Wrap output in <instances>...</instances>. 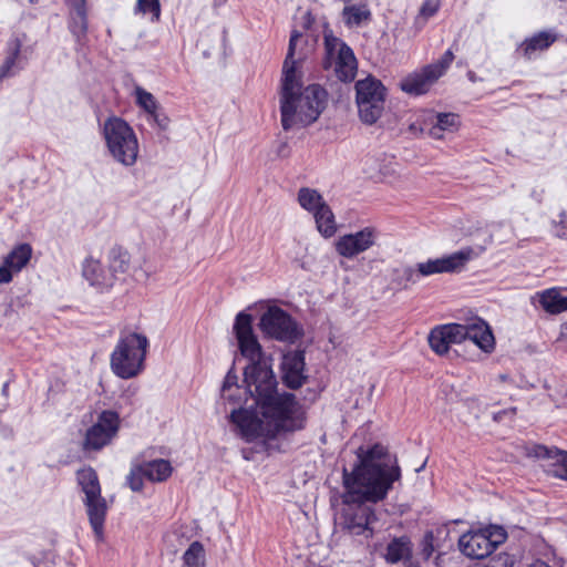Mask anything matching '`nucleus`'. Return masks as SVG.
<instances>
[{
	"label": "nucleus",
	"instance_id": "f257e3e1",
	"mask_svg": "<svg viewBox=\"0 0 567 567\" xmlns=\"http://www.w3.org/2000/svg\"><path fill=\"white\" fill-rule=\"evenodd\" d=\"M234 331L241 354L250 361L245 368L244 381L259 412L235 410L230 414L231 422L247 441L302 430L306 424L305 410L292 393L278 392L276 377L254 333L251 315L239 312Z\"/></svg>",
	"mask_w": 567,
	"mask_h": 567
},
{
	"label": "nucleus",
	"instance_id": "f03ea898",
	"mask_svg": "<svg viewBox=\"0 0 567 567\" xmlns=\"http://www.w3.org/2000/svg\"><path fill=\"white\" fill-rule=\"evenodd\" d=\"M401 476L400 467L392 464L386 450L375 444L369 450H358V464L349 473L343 470L344 506L338 525L350 535L372 537L375 515L365 502L377 503L385 498L392 484Z\"/></svg>",
	"mask_w": 567,
	"mask_h": 567
},
{
	"label": "nucleus",
	"instance_id": "7ed1b4c3",
	"mask_svg": "<svg viewBox=\"0 0 567 567\" xmlns=\"http://www.w3.org/2000/svg\"><path fill=\"white\" fill-rule=\"evenodd\" d=\"M301 33L293 30L290 35L288 52L282 65L280 91L281 125L285 131L295 126H306L320 116L326 107L327 92L319 84H311L301 90L299 60H295L296 43Z\"/></svg>",
	"mask_w": 567,
	"mask_h": 567
},
{
	"label": "nucleus",
	"instance_id": "20e7f679",
	"mask_svg": "<svg viewBox=\"0 0 567 567\" xmlns=\"http://www.w3.org/2000/svg\"><path fill=\"white\" fill-rule=\"evenodd\" d=\"M150 347L145 334L124 330L110 357L112 372L124 380L133 379L143 372Z\"/></svg>",
	"mask_w": 567,
	"mask_h": 567
},
{
	"label": "nucleus",
	"instance_id": "39448f33",
	"mask_svg": "<svg viewBox=\"0 0 567 567\" xmlns=\"http://www.w3.org/2000/svg\"><path fill=\"white\" fill-rule=\"evenodd\" d=\"M103 135L112 157L124 166H133L138 156V141L133 128L122 118L113 116L103 125Z\"/></svg>",
	"mask_w": 567,
	"mask_h": 567
},
{
	"label": "nucleus",
	"instance_id": "423d86ee",
	"mask_svg": "<svg viewBox=\"0 0 567 567\" xmlns=\"http://www.w3.org/2000/svg\"><path fill=\"white\" fill-rule=\"evenodd\" d=\"M78 483L84 493V505L91 527L97 539L103 537L104 522L107 512L105 498L101 495V486L96 472L84 467L76 473Z\"/></svg>",
	"mask_w": 567,
	"mask_h": 567
},
{
	"label": "nucleus",
	"instance_id": "0eeeda50",
	"mask_svg": "<svg viewBox=\"0 0 567 567\" xmlns=\"http://www.w3.org/2000/svg\"><path fill=\"white\" fill-rule=\"evenodd\" d=\"M506 538L507 533L503 527L491 525L463 534L458 539V547L465 556L483 559L489 556Z\"/></svg>",
	"mask_w": 567,
	"mask_h": 567
},
{
	"label": "nucleus",
	"instance_id": "6e6552de",
	"mask_svg": "<svg viewBox=\"0 0 567 567\" xmlns=\"http://www.w3.org/2000/svg\"><path fill=\"white\" fill-rule=\"evenodd\" d=\"M355 93L361 121L365 124H374L384 111L385 87L379 80L368 76L355 83Z\"/></svg>",
	"mask_w": 567,
	"mask_h": 567
},
{
	"label": "nucleus",
	"instance_id": "1a4fd4ad",
	"mask_svg": "<svg viewBox=\"0 0 567 567\" xmlns=\"http://www.w3.org/2000/svg\"><path fill=\"white\" fill-rule=\"evenodd\" d=\"M326 56L323 68L333 69L337 78L342 82H351L357 73V59L350 47L341 39L332 35H324Z\"/></svg>",
	"mask_w": 567,
	"mask_h": 567
},
{
	"label": "nucleus",
	"instance_id": "9d476101",
	"mask_svg": "<svg viewBox=\"0 0 567 567\" xmlns=\"http://www.w3.org/2000/svg\"><path fill=\"white\" fill-rule=\"evenodd\" d=\"M261 332L278 341L293 343L301 337V330L291 316L277 306L269 307L260 317Z\"/></svg>",
	"mask_w": 567,
	"mask_h": 567
},
{
	"label": "nucleus",
	"instance_id": "9b49d317",
	"mask_svg": "<svg viewBox=\"0 0 567 567\" xmlns=\"http://www.w3.org/2000/svg\"><path fill=\"white\" fill-rule=\"evenodd\" d=\"M120 427V416L116 412L105 410L100 413L96 422L86 430L82 449L100 451L110 444Z\"/></svg>",
	"mask_w": 567,
	"mask_h": 567
},
{
	"label": "nucleus",
	"instance_id": "f8f14e48",
	"mask_svg": "<svg viewBox=\"0 0 567 567\" xmlns=\"http://www.w3.org/2000/svg\"><path fill=\"white\" fill-rule=\"evenodd\" d=\"M477 257L472 247H465L441 258L427 259L417 264V272L422 277L436 274H453L462 271L466 264Z\"/></svg>",
	"mask_w": 567,
	"mask_h": 567
},
{
	"label": "nucleus",
	"instance_id": "ddd939ff",
	"mask_svg": "<svg viewBox=\"0 0 567 567\" xmlns=\"http://www.w3.org/2000/svg\"><path fill=\"white\" fill-rule=\"evenodd\" d=\"M378 237L379 233L374 227H364L359 231L340 236L334 243V248L340 256L352 259L374 246Z\"/></svg>",
	"mask_w": 567,
	"mask_h": 567
},
{
	"label": "nucleus",
	"instance_id": "4468645a",
	"mask_svg": "<svg viewBox=\"0 0 567 567\" xmlns=\"http://www.w3.org/2000/svg\"><path fill=\"white\" fill-rule=\"evenodd\" d=\"M442 76V68L440 66H425L419 72H414L405 76L400 87L402 91L412 94L421 95L429 91L431 85Z\"/></svg>",
	"mask_w": 567,
	"mask_h": 567
},
{
	"label": "nucleus",
	"instance_id": "2eb2a0df",
	"mask_svg": "<svg viewBox=\"0 0 567 567\" xmlns=\"http://www.w3.org/2000/svg\"><path fill=\"white\" fill-rule=\"evenodd\" d=\"M526 455L529 457L545 458L551 461L548 472L558 478L567 481V453L556 447L549 449L544 445L526 446Z\"/></svg>",
	"mask_w": 567,
	"mask_h": 567
},
{
	"label": "nucleus",
	"instance_id": "dca6fc26",
	"mask_svg": "<svg viewBox=\"0 0 567 567\" xmlns=\"http://www.w3.org/2000/svg\"><path fill=\"white\" fill-rule=\"evenodd\" d=\"M281 369L285 384L291 389L300 388L306 380L303 352L297 350L286 353L282 357Z\"/></svg>",
	"mask_w": 567,
	"mask_h": 567
},
{
	"label": "nucleus",
	"instance_id": "f3484780",
	"mask_svg": "<svg viewBox=\"0 0 567 567\" xmlns=\"http://www.w3.org/2000/svg\"><path fill=\"white\" fill-rule=\"evenodd\" d=\"M466 340L473 341L484 352H492L495 348V338L491 327L481 318L466 321Z\"/></svg>",
	"mask_w": 567,
	"mask_h": 567
},
{
	"label": "nucleus",
	"instance_id": "a211bd4d",
	"mask_svg": "<svg viewBox=\"0 0 567 567\" xmlns=\"http://www.w3.org/2000/svg\"><path fill=\"white\" fill-rule=\"evenodd\" d=\"M69 29L78 43L83 44L87 33L86 0H68Z\"/></svg>",
	"mask_w": 567,
	"mask_h": 567
},
{
	"label": "nucleus",
	"instance_id": "6ab92c4d",
	"mask_svg": "<svg viewBox=\"0 0 567 567\" xmlns=\"http://www.w3.org/2000/svg\"><path fill=\"white\" fill-rule=\"evenodd\" d=\"M83 276L91 286L99 289L111 288L114 285V276L110 270H105L99 260L92 258L85 260Z\"/></svg>",
	"mask_w": 567,
	"mask_h": 567
},
{
	"label": "nucleus",
	"instance_id": "aec40b11",
	"mask_svg": "<svg viewBox=\"0 0 567 567\" xmlns=\"http://www.w3.org/2000/svg\"><path fill=\"white\" fill-rule=\"evenodd\" d=\"M346 7L342 10V19L346 25L360 27L371 20V11L364 0H344Z\"/></svg>",
	"mask_w": 567,
	"mask_h": 567
},
{
	"label": "nucleus",
	"instance_id": "412c9836",
	"mask_svg": "<svg viewBox=\"0 0 567 567\" xmlns=\"http://www.w3.org/2000/svg\"><path fill=\"white\" fill-rule=\"evenodd\" d=\"M412 555V543L408 536L393 538L386 546L384 555L388 563L396 564Z\"/></svg>",
	"mask_w": 567,
	"mask_h": 567
},
{
	"label": "nucleus",
	"instance_id": "4be33fe9",
	"mask_svg": "<svg viewBox=\"0 0 567 567\" xmlns=\"http://www.w3.org/2000/svg\"><path fill=\"white\" fill-rule=\"evenodd\" d=\"M172 471L171 463L163 458L141 464V472L151 482L166 481L171 476Z\"/></svg>",
	"mask_w": 567,
	"mask_h": 567
},
{
	"label": "nucleus",
	"instance_id": "5701e85b",
	"mask_svg": "<svg viewBox=\"0 0 567 567\" xmlns=\"http://www.w3.org/2000/svg\"><path fill=\"white\" fill-rule=\"evenodd\" d=\"M539 303L545 311L556 315L567 311V297L563 296L559 290L551 288L539 295Z\"/></svg>",
	"mask_w": 567,
	"mask_h": 567
},
{
	"label": "nucleus",
	"instance_id": "b1692460",
	"mask_svg": "<svg viewBox=\"0 0 567 567\" xmlns=\"http://www.w3.org/2000/svg\"><path fill=\"white\" fill-rule=\"evenodd\" d=\"M131 265V256L128 251L122 247H114L109 254V270L114 276V281L118 275L128 271Z\"/></svg>",
	"mask_w": 567,
	"mask_h": 567
},
{
	"label": "nucleus",
	"instance_id": "393cba45",
	"mask_svg": "<svg viewBox=\"0 0 567 567\" xmlns=\"http://www.w3.org/2000/svg\"><path fill=\"white\" fill-rule=\"evenodd\" d=\"M556 40V35L549 32H539L520 44V50L527 59H530L536 51L549 48Z\"/></svg>",
	"mask_w": 567,
	"mask_h": 567
},
{
	"label": "nucleus",
	"instance_id": "a878e982",
	"mask_svg": "<svg viewBox=\"0 0 567 567\" xmlns=\"http://www.w3.org/2000/svg\"><path fill=\"white\" fill-rule=\"evenodd\" d=\"M32 256V247L27 244L16 246L4 258L7 265L11 267L14 272L21 271L30 261Z\"/></svg>",
	"mask_w": 567,
	"mask_h": 567
},
{
	"label": "nucleus",
	"instance_id": "bb28decb",
	"mask_svg": "<svg viewBox=\"0 0 567 567\" xmlns=\"http://www.w3.org/2000/svg\"><path fill=\"white\" fill-rule=\"evenodd\" d=\"M318 231L326 238L332 237L337 231L334 215L326 204L313 214Z\"/></svg>",
	"mask_w": 567,
	"mask_h": 567
},
{
	"label": "nucleus",
	"instance_id": "cd10ccee",
	"mask_svg": "<svg viewBox=\"0 0 567 567\" xmlns=\"http://www.w3.org/2000/svg\"><path fill=\"white\" fill-rule=\"evenodd\" d=\"M298 203L303 209L312 214L327 204L318 190L309 187H302L299 189Z\"/></svg>",
	"mask_w": 567,
	"mask_h": 567
},
{
	"label": "nucleus",
	"instance_id": "c85d7f7f",
	"mask_svg": "<svg viewBox=\"0 0 567 567\" xmlns=\"http://www.w3.org/2000/svg\"><path fill=\"white\" fill-rule=\"evenodd\" d=\"M183 567H205V549L202 543L193 542L183 555Z\"/></svg>",
	"mask_w": 567,
	"mask_h": 567
},
{
	"label": "nucleus",
	"instance_id": "c756f323",
	"mask_svg": "<svg viewBox=\"0 0 567 567\" xmlns=\"http://www.w3.org/2000/svg\"><path fill=\"white\" fill-rule=\"evenodd\" d=\"M440 7L441 3L439 0H425L423 2L414 20V25L417 31H420L426 24L430 18L437 13Z\"/></svg>",
	"mask_w": 567,
	"mask_h": 567
},
{
	"label": "nucleus",
	"instance_id": "7c9ffc66",
	"mask_svg": "<svg viewBox=\"0 0 567 567\" xmlns=\"http://www.w3.org/2000/svg\"><path fill=\"white\" fill-rule=\"evenodd\" d=\"M21 43L18 39L10 43V53L0 66V80L14 74L13 68L20 54Z\"/></svg>",
	"mask_w": 567,
	"mask_h": 567
},
{
	"label": "nucleus",
	"instance_id": "2f4dec72",
	"mask_svg": "<svg viewBox=\"0 0 567 567\" xmlns=\"http://www.w3.org/2000/svg\"><path fill=\"white\" fill-rule=\"evenodd\" d=\"M429 343L431 349L437 354L446 353L451 344L441 327H436L430 332Z\"/></svg>",
	"mask_w": 567,
	"mask_h": 567
},
{
	"label": "nucleus",
	"instance_id": "473e14b6",
	"mask_svg": "<svg viewBox=\"0 0 567 567\" xmlns=\"http://www.w3.org/2000/svg\"><path fill=\"white\" fill-rule=\"evenodd\" d=\"M135 97L136 103L140 107H142L147 114H153L158 109V103L154 95L141 86L135 89Z\"/></svg>",
	"mask_w": 567,
	"mask_h": 567
},
{
	"label": "nucleus",
	"instance_id": "72a5a7b5",
	"mask_svg": "<svg viewBox=\"0 0 567 567\" xmlns=\"http://www.w3.org/2000/svg\"><path fill=\"white\" fill-rule=\"evenodd\" d=\"M564 559L558 557L550 547L542 553V557L534 560L528 567H564Z\"/></svg>",
	"mask_w": 567,
	"mask_h": 567
},
{
	"label": "nucleus",
	"instance_id": "f704fd0d",
	"mask_svg": "<svg viewBox=\"0 0 567 567\" xmlns=\"http://www.w3.org/2000/svg\"><path fill=\"white\" fill-rule=\"evenodd\" d=\"M441 328L451 343H461L466 340V322L444 324Z\"/></svg>",
	"mask_w": 567,
	"mask_h": 567
},
{
	"label": "nucleus",
	"instance_id": "c9c22d12",
	"mask_svg": "<svg viewBox=\"0 0 567 567\" xmlns=\"http://www.w3.org/2000/svg\"><path fill=\"white\" fill-rule=\"evenodd\" d=\"M136 13H151L153 21H158L161 17V3L159 0H137Z\"/></svg>",
	"mask_w": 567,
	"mask_h": 567
},
{
	"label": "nucleus",
	"instance_id": "e433bc0d",
	"mask_svg": "<svg viewBox=\"0 0 567 567\" xmlns=\"http://www.w3.org/2000/svg\"><path fill=\"white\" fill-rule=\"evenodd\" d=\"M435 118V124L444 132H453L458 127V115L454 113H439Z\"/></svg>",
	"mask_w": 567,
	"mask_h": 567
},
{
	"label": "nucleus",
	"instance_id": "4c0bfd02",
	"mask_svg": "<svg viewBox=\"0 0 567 567\" xmlns=\"http://www.w3.org/2000/svg\"><path fill=\"white\" fill-rule=\"evenodd\" d=\"M483 567H513V559L508 554L501 553L489 558L487 564L483 565Z\"/></svg>",
	"mask_w": 567,
	"mask_h": 567
},
{
	"label": "nucleus",
	"instance_id": "58836bf2",
	"mask_svg": "<svg viewBox=\"0 0 567 567\" xmlns=\"http://www.w3.org/2000/svg\"><path fill=\"white\" fill-rule=\"evenodd\" d=\"M143 477H145V476L141 472V465L134 467L131 471V474L128 475L127 481H128L130 487L134 492H138V491L142 489V487H143Z\"/></svg>",
	"mask_w": 567,
	"mask_h": 567
},
{
	"label": "nucleus",
	"instance_id": "ea45409f",
	"mask_svg": "<svg viewBox=\"0 0 567 567\" xmlns=\"http://www.w3.org/2000/svg\"><path fill=\"white\" fill-rule=\"evenodd\" d=\"M434 551V535L432 532H426L422 540L421 554L424 559H429Z\"/></svg>",
	"mask_w": 567,
	"mask_h": 567
},
{
	"label": "nucleus",
	"instance_id": "a19ab883",
	"mask_svg": "<svg viewBox=\"0 0 567 567\" xmlns=\"http://www.w3.org/2000/svg\"><path fill=\"white\" fill-rule=\"evenodd\" d=\"M554 233L559 238H567V215L565 212L559 214L558 221H554Z\"/></svg>",
	"mask_w": 567,
	"mask_h": 567
},
{
	"label": "nucleus",
	"instance_id": "79ce46f5",
	"mask_svg": "<svg viewBox=\"0 0 567 567\" xmlns=\"http://www.w3.org/2000/svg\"><path fill=\"white\" fill-rule=\"evenodd\" d=\"M401 278L408 282H415L420 277L417 267L414 269L410 266L403 267L401 270Z\"/></svg>",
	"mask_w": 567,
	"mask_h": 567
},
{
	"label": "nucleus",
	"instance_id": "37998d69",
	"mask_svg": "<svg viewBox=\"0 0 567 567\" xmlns=\"http://www.w3.org/2000/svg\"><path fill=\"white\" fill-rule=\"evenodd\" d=\"M13 274L14 271L3 260L2 265L0 266V284H9L13 278Z\"/></svg>",
	"mask_w": 567,
	"mask_h": 567
},
{
	"label": "nucleus",
	"instance_id": "c03bdc74",
	"mask_svg": "<svg viewBox=\"0 0 567 567\" xmlns=\"http://www.w3.org/2000/svg\"><path fill=\"white\" fill-rule=\"evenodd\" d=\"M454 60V54L451 50H447L442 56L441 61L437 64H431L430 66H440L442 68V74L450 66L452 61Z\"/></svg>",
	"mask_w": 567,
	"mask_h": 567
},
{
	"label": "nucleus",
	"instance_id": "a18cd8bd",
	"mask_svg": "<svg viewBox=\"0 0 567 567\" xmlns=\"http://www.w3.org/2000/svg\"><path fill=\"white\" fill-rule=\"evenodd\" d=\"M153 121L157 124V126L162 130H166L168 125V118L164 115H161L155 111V113L150 114Z\"/></svg>",
	"mask_w": 567,
	"mask_h": 567
},
{
	"label": "nucleus",
	"instance_id": "49530a36",
	"mask_svg": "<svg viewBox=\"0 0 567 567\" xmlns=\"http://www.w3.org/2000/svg\"><path fill=\"white\" fill-rule=\"evenodd\" d=\"M427 134H429V136L436 138V140H441L444 137V131L435 123L429 128Z\"/></svg>",
	"mask_w": 567,
	"mask_h": 567
},
{
	"label": "nucleus",
	"instance_id": "de8ad7c7",
	"mask_svg": "<svg viewBox=\"0 0 567 567\" xmlns=\"http://www.w3.org/2000/svg\"><path fill=\"white\" fill-rule=\"evenodd\" d=\"M515 411H516V409H515V408H512V409H509V410H503V411H499V412H497V413H494V415H493V420H494V421H496V422H499V421H502V420L504 419V416H505V415H507V414H514V413H515Z\"/></svg>",
	"mask_w": 567,
	"mask_h": 567
},
{
	"label": "nucleus",
	"instance_id": "09e8293b",
	"mask_svg": "<svg viewBox=\"0 0 567 567\" xmlns=\"http://www.w3.org/2000/svg\"><path fill=\"white\" fill-rule=\"evenodd\" d=\"M237 381V377L235 374H231V372H228L226 378H225V382H224V386L223 389H227L229 386H231L233 384H235Z\"/></svg>",
	"mask_w": 567,
	"mask_h": 567
},
{
	"label": "nucleus",
	"instance_id": "8fccbe9b",
	"mask_svg": "<svg viewBox=\"0 0 567 567\" xmlns=\"http://www.w3.org/2000/svg\"><path fill=\"white\" fill-rule=\"evenodd\" d=\"M543 192H544V190H540L539 193H537L536 190H534V192L532 193V196H534V197L536 198V200H537L538 203H540V202H542V195H543Z\"/></svg>",
	"mask_w": 567,
	"mask_h": 567
},
{
	"label": "nucleus",
	"instance_id": "3c124183",
	"mask_svg": "<svg viewBox=\"0 0 567 567\" xmlns=\"http://www.w3.org/2000/svg\"><path fill=\"white\" fill-rule=\"evenodd\" d=\"M468 78L474 81V73L473 72H468Z\"/></svg>",
	"mask_w": 567,
	"mask_h": 567
},
{
	"label": "nucleus",
	"instance_id": "603ef678",
	"mask_svg": "<svg viewBox=\"0 0 567 567\" xmlns=\"http://www.w3.org/2000/svg\"><path fill=\"white\" fill-rule=\"evenodd\" d=\"M7 389H8V384L6 383V384L3 385V390H2V391H3V393H6V392H7Z\"/></svg>",
	"mask_w": 567,
	"mask_h": 567
},
{
	"label": "nucleus",
	"instance_id": "864d4df0",
	"mask_svg": "<svg viewBox=\"0 0 567 567\" xmlns=\"http://www.w3.org/2000/svg\"><path fill=\"white\" fill-rule=\"evenodd\" d=\"M425 464H423L420 468H416V472H420L423 467H424Z\"/></svg>",
	"mask_w": 567,
	"mask_h": 567
}]
</instances>
